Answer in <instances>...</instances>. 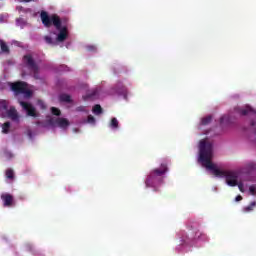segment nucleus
<instances>
[{"instance_id": "1", "label": "nucleus", "mask_w": 256, "mask_h": 256, "mask_svg": "<svg viewBox=\"0 0 256 256\" xmlns=\"http://www.w3.org/2000/svg\"><path fill=\"white\" fill-rule=\"evenodd\" d=\"M211 159H213V144L207 140H201L199 143V161L203 167L211 171L215 177H225L229 187H237L239 177L237 172L220 170Z\"/></svg>"}, {"instance_id": "2", "label": "nucleus", "mask_w": 256, "mask_h": 256, "mask_svg": "<svg viewBox=\"0 0 256 256\" xmlns=\"http://www.w3.org/2000/svg\"><path fill=\"white\" fill-rule=\"evenodd\" d=\"M40 19L44 27L49 28L51 25H54L57 31H59L56 41L63 43L67 39V27H62L61 18L57 14L49 16V13L42 11L40 13Z\"/></svg>"}, {"instance_id": "3", "label": "nucleus", "mask_w": 256, "mask_h": 256, "mask_svg": "<svg viewBox=\"0 0 256 256\" xmlns=\"http://www.w3.org/2000/svg\"><path fill=\"white\" fill-rule=\"evenodd\" d=\"M168 171L167 163H162L160 168L153 169L146 178V187H157V185H161L163 183V175Z\"/></svg>"}, {"instance_id": "4", "label": "nucleus", "mask_w": 256, "mask_h": 256, "mask_svg": "<svg viewBox=\"0 0 256 256\" xmlns=\"http://www.w3.org/2000/svg\"><path fill=\"white\" fill-rule=\"evenodd\" d=\"M23 59L27 69H29V71L33 73L34 79H40L39 65H37V62H35V59H33V56L31 54H27V55H24Z\"/></svg>"}, {"instance_id": "5", "label": "nucleus", "mask_w": 256, "mask_h": 256, "mask_svg": "<svg viewBox=\"0 0 256 256\" xmlns=\"http://www.w3.org/2000/svg\"><path fill=\"white\" fill-rule=\"evenodd\" d=\"M26 88H27V82H23V81L13 82L10 85V89L11 91H13L15 95H22L25 92Z\"/></svg>"}, {"instance_id": "6", "label": "nucleus", "mask_w": 256, "mask_h": 256, "mask_svg": "<svg viewBox=\"0 0 256 256\" xmlns=\"http://www.w3.org/2000/svg\"><path fill=\"white\" fill-rule=\"evenodd\" d=\"M18 102L24 109V111L27 112V115H29V117H37V113L35 112V107H33V105L25 101H22L21 99H18Z\"/></svg>"}, {"instance_id": "7", "label": "nucleus", "mask_w": 256, "mask_h": 256, "mask_svg": "<svg viewBox=\"0 0 256 256\" xmlns=\"http://www.w3.org/2000/svg\"><path fill=\"white\" fill-rule=\"evenodd\" d=\"M236 113L245 117L247 115H256V110L251 108V106H245L244 108H237Z\"/></svg>"}, {"instance_id": "8", "label": "nucleus", "mask_w": 256, "mask_h": 256, "mask_svg": "<svg viewBox=\"0 0 256 256\" xmlns=\"http://www.w3.org/2000/svg\"><path fill=\"white\" fill-rule=\"evenodd\" d=\"M1 200L3 201L4 207H13V203H14L13 195L9 193H4L1 195Z\"/></svg>"}, {"instance_id": "9", "label": "nucleus", "mask_w": 256, "mask_h": 256, "mask_svg": "<svg viewBox=\"0 0 256 256\" xmlns=\"http://www.w3.org/2000/svg\"><path fill=\"white\" fill-rule=\"evenodd\" d=\"M7 115L12 121H19V114H17V109H15V107H11L8 110Z\"/></svg>"}, {"instance_id": "10", "label": "nucleus", "mask_w": 256, "mask_h": 256, "mask_svg": "<svg viewBox=\"0 0 256 256\" xmlns=\"http://www.w3.org/2000/svg\"><path fill=\"white\" fill-rule=\"evenodd\" d=\"M56 124L58 127H61V129H66V127H69V120L66 118H58L56 120Z\"/></svg>"}, {"instance_id": "11", "label": "nucleus", "mask_w": 256, "mask_h": 256, "mask_svg": "<svg viewBox=\"0 0 256 256\" xmlns=\"http://www.w3.org/2000/svg\"><path fill=\"white\" fill-rule=\"evenodd\" d=\"M87 99H97L99 97V89L95 88L87 94Z\"/></svg>"}, {"instance_id": "12", "label": "nucleus", "mask_w": 256, "mask_h": 256, "mask_svg": "<svg viewBox=\"0 0 256 256\" xmlns=\"http://www.w3.org/2000/svg\"><path fill=\"white\" fill-rule=\"evenodd\" d=\"M59 99L62 103H71V96L69 94H61Z\"/></svg>"}, {"instance_id": "13", "label": "nucleus", "mask_w": 256, "mask_h": 256, "mask_svg": "<svg viewBox=\"0 0 256 256\" xmlns=\"http://www.w3.org/2000/svg\"><path fill=\"white\" fill-rule=\"evenodd\" d=\"M22 95H24L25 99H31V97H33V91L29 90V88L26 86V88H24V92H22Z\"/></svg>"}, {"instance_id": "14", "label": "nucleus", "mask_w": 256, "mask_h": 256, "mask_svg": "<svg viewBox=\"0 0 256 256\" xmlns=\"http://www.w3.org/2000/svg\"><path fill=\"white\" fill-rule=\"evenodd\" d=\"M111 129H119V120L117 118H112L110 122Z\"/></svg>"}, {"instance_id": "15", "label": "nucleus", "mask_w": 256, "mask_h": 256, "mask_svg": "<svg viewBox=\"0 0 256 256\" xmlns=\"http://www.w3.org/2000/svg\"><path fill=\"white\" fill-rule=\"evenodd\" d=\"M9 129H11V122H5L2 125V133H4V134L9 133Z\"/></svg>"}, {"instance_id": "16", "label": "nucleus", "mask_w": 256, "mask_h": 256, "mask_svg": "<svg viewBox=\"0 0 256 256\" xmlns=\"http://www.w3.org/2000/svg\"><path fill=\"white\" fill-rule=\"evenodd\" d=\"M93 113H94L95 115H101V113H103V108H101V105L96 104V105L93 107Z\"/></svg>"}, {"instance_id": "17", "label": "nucleus", "mask_w": 256, "mask_h": 256, "mask_svg": "<svg viewBox=\"0 0 256 256\" xmlns=\"http://www.w3.org/2000/svg\"><path fill=\"white\" fill-rule=\"evenodd\" d=\"M0 47L3 53H9V46L3 40H0Z\"/></svg>"}, {"instance_id": "18", "label": "nucleus", "mask_w": 256, "mask_h": 256, "mask_svg": "<svg viewBox=\"0 0 256 256\" xmlns=\"http://www.w3.org/2000/svg\"><path fill=\"white\" fill-rule=\"evenodd\" d=\"M0 107L4 111H7V109H9V102H7V100H0Z\"/></svg>"}, {"instance_id": "19", "label": "nucleus", "mask_w": 256, "mask_h": 256, "mask_svg": "<svg viewBox=\"0 0 256 256\" xmlns=\"http://www.w3.org/2000/svg\"><path fill=\"white\" fill-rule=\"evenodd\" d=\"M6 177L7 179H15V172L13 171V169L6 170Z\"/></svg>"}, {"instance_id": "20", "label": "nucleus", "mask_w": 256, "mask_h": 256, "mask_svg": "<svg viewBox=\"0 0 256 256\" xmlns=\"http://www.w3.org/2000/svg\"><path fill=\"white\" fill-rule=\"evenodd\" d=\"M213 120V118L211 116H207L202 118V125H209V123H211V121Z\"/></svg>"}, {"instance_id": "21", "label": "nucleus", "mask_w": 256, "mask_h": 256, "mask_svg": "<svg viewBox=\"0 0 256 256\" xmlns=\"http://www.w3.org/2000/svg\"><path fill=\"white\" fill-rule=\"evenodd\" d=\"M256 206V202H252L249 206L244 207L245 213H249V211H253Z\"/></svg>"}, {"instance_id": "22", "label": "nucleus", "mask_w": 256, "mask_h": 256, "mask_svg": "<svg viewBox=\"0 0 256 256\" xmlns=\"http://www.w3.org/2000/svg\"><path fill=\"white\" fill-rule=\"evenodd\" d=\"M44 40L48 45H55V41H53V38H51V36H45Z\"/></svg>"}, {"instance_id": "23", "label": "nucleus", "mask_w": 256, "mask_h": 256, "mask_svg": "<svg viewBox=\"0 0 256 256\" xmlns=\"http://www.w3.org/2000/svg\"><path fill=\"white\" fill-rule=\"evenodd\" d=\"M51 113L53 115H56V117H59V115H61V110H59V108L52 107L51 108Z\"/></svg>"}, {"instance_id": "24", "label": "nucleus", "mask_w": 256, "mask_h": 256, "mask_svg": "<svg viewBox=\"0 0 256 256\" xmlns=\"http://www.w3.org/2000/svg\"><path fill=\"white\" fill-rule=\"evenodd\" d=\"M246 168L248 169V171H255L256 165H255V163H248L246 165Z\"/></svg>"}, {"instance_id": "25", "label": "nucleus", "mask_w": 256, "mask_h": 256, "mask_svg": "<svg viewBox=\"0 0 256 256\" xmlns=\"http://www.w3.org/2000/svg\"><path fill=\"white\" fill-rule=\"evenodd\" d=\"M227 121H229V116L224 115L220 118L221 125H223V123H227Z\"/></svg>"}, {"instance_id": "26", "label": "nucleus", "mask_w": 256, "mask_h": 256, "mask_svg": "<svg viewBox=\"0 0 256 256\" xmlns=\"http://www.w3.org/2000/svg\"><path fill=\"white\" fill-rule=\"evenodd\" d=\"M236 186H238V189H239V191H241V193H245V188H244V185L242 182H240V183L237 182Z\"/></svg>"}, {"instance_id": "27", "label": "nucleus", "mask_w": 256, "mask_h": 256, "mask_svg": "<svg viewBox=\"0 0 256 256\" xmlns=\"http://www.w3.org/2000/svg\"><path fill=\"white\" fill-rule=\"evenodd\" d=\"M38 105L41 107V109H47V106H45V103L42 100H38Z\"/></svg>"}, {"instance_id": "28", "label": "nucleus", "mask_w": 256, "mask_h": 256, "mask_svg": "<svg viewBox=\"0 0 256 256\" xmlns=\"http://www.w3.org/2000/svg\"><path fill=\"white\" fill-rule=\"evenodd\" d=\"M87 121L88 123H95V117H93V115H89Z\"/></svg>"}, {"instance_id": "29", "label": "nucleus", "mask_w": 256, "mask_h": 256, "mask_svg": "<svg viewBox=\"0 0 256 256\" xmlns=\"http://www.w3.org/2000/svg\"><path fill=\"white\" fill-rule=\"evenodd\" d=\"M249 191H250V193H252L253 195H255V194H256L255 186H250Z\"/></svg>"}, {"instance_id": "30", "label": "nucleus", "mask_w": 256, "mask_h": 256, "mask_svg": "<svg viewBox=\"0 0 256 256\" xmlns=\"http://www.w3.org/2000/svg\"><path fill=\"white\" fill-rule=\"evenodd\" d=\"M23 3H37V0H21Z\"/></svg>"}, {"instance_id": "31", "label": "nucleus", "mask_w": 256, "mask_h": 256, "mask_svg": "<svg viewBox=\"0 0 256 256\" xmlns=\"http://www.w3.org/2000/svg\"><path fill=\"white\" fill-rule=\"evenodd\" d=\"M235 201H243V196L241 195L236 196Z\"/></svg>"}, {"instance_id": "32", "label": "nucleus", "mask_w": 256, "mask_h": 256, "mask_svg": "<svg viewBox=\"0 0 256 256\" xmlns=\"http://www.w3.org/2000/svg\"><path fill=\"white\" fill-rule=\"evenodd\" d=\"M76 111H85V107L79 106L76 108Z\"/></svg>"}, {"instance_id": "33", "label": "nucleus", "mask_w": 256, "mask_h": 256, "mask_svg": "<svg viewBox=\"0 0 256 256\" xmlns=\"http://www.w3.org/2000/svg\"><path fill=\"white\" fill-rule=\"evenodd\" d=\"M250 125H251L252 127H255V125H256L255 120H252L251 123H250Z\"/></svg>"}, {"instance_id": "34", "label": "nucleus", "mask_w": 256, "mask_h": 256, "mask_svg": "<svg viewBox=\"0 0 256 256\" xmlns=\"http://www.w3.org/2000/svg\"><path fill=\"white\" fill-rule=\"evenodd\" d=\"M95 49V47L91 46L89 47V51H93Z\"/></svg>"}, {"instance_id": "35", "label": "nucleus", "mask_w": 256, "mask_h": 256, "mask_svg": "<svg viewBox=\"0 0 256 256\" xmlns=\"http://www.w3.org/2000/svg\"><path fill=\"white\" fill-rule=\"evenodd\" d=\"M29 137H31V132H28Z\"/></svg>"}]
</instances>
